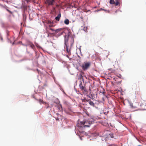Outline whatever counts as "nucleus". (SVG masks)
<instances>
[{"label":"nucleus","instance_id":"423d86ee","mask_svg":"<svg viewBox=\"0 0 146 146\" xmlns=\"http://www.w3.org/2000/svg\"><path fill=\"white\" fill-rule=\"evenodd\" d=\"M55 0H46L45 3L48 5H53Z\"/></svg>","mask_w":146,"mask_h":146},{"label":"nucleus","instance_id":"f257e3e1","mask_svg":"<svg viewBox=\"0 0 146 146\" xmlns=\"http://www.w3.org/2000/svg\"><path fill=\"white\" fill-rule=\"evenodd\" d=\"M92 123V122L86 121H81L80 122V124L78 123L77 126L79 127H89L90 125Z\"/></svg>","mask_w":146,"mask_h":146},{"label":"nucleus","instance_id":"4468645a","mask_svg":"<svg viewBox=\"0 0 146 146\" xmlns=\"http://www.w3.org/2000/svg\"><path fill=\"white\" fill-rule=\"evenodd\" d=\"M62 29V28H60V29H57L56 30H55V32L57 33H58V32H59L60 31H61V30Z\"/></svg>","mask_w":146,"mask_h":146},{"label":"nucleus","instance_id":"a211bd4d","mask_svg":"<svg viewBox=\"0 0 146 146\" xmlns=\"http://www.w3.org/2000/svg\"><path fill=\"white\" fill-rule=\"evenodd\" d=\"M30 43H32L30 41H27V44H26V46H28V45H30Z\"/></svg>","mask_w":146,"mask_h":146},{"label":"nucleus","instance_id":"cd10ccee","mask_svg":"<svg viewBox=\"0 0 146 146\" xmlns=\"http://www.w3.org/2000/svg\"><path fill=\"white\" fill-rule=\"evenodd\" d=\"M66 56H67V57H68H68H69L67 55H66Z\"/></svg>","mask_w":146,"mask_h":146},{"label":"nucleus","instance_id":"dca6fc26","mask_svg":"<svg viewBox=\"0 0 146 146\" xmlns=\"http://www.w3.org/2000/svg\"><path fill=\"white\" fill-rule=\"evenodd\" d=\"M115 2V1L114 0H110V3L111 4H114Z\"/></svg>","mask_w":146,"mask_h":146},{"label":"nucleus","instance_id":"9b49d317","mask_svg":"<svg viewBox=\"0 0 146 146\" xmlns=\"http://www.w3.org/2000/svg\"><path fill=\"white\" fill-rule=\"evenodd\" d=\"M66 47V50L67 52L69 54L70 53V50L69 49L67 45H65Z\"/></svg>","mask_w":146,"mask_h":146},{"label":"nucleus","instance_id":"0eeeda50","mask_svg":"<svg viewBox=\"0 0 146 146\" xmlns=\"http://www.w3.org/2000/svg\"><path fill=\"white\" fill-rule=\"evenodd\" d=\"M140 106L141 107V109L143 110H145L146 109L145 107L146 106V103L144 102L140 104Z\"/></svg>","mask_w":146,"mask_h":146},{"label":"nucleus","instance_id":"c85d7f7f","mask_svg":"<svg viewBox=\"0 0 146 146\" xmlns=\"http://www.w3.org/2000/svg\"><path fill=\"white\" fill-rule=\"evenodd\" d=\"M115 68H117V67H116L115 66Z\"/></svg>","mask_w":146,"mask_h":146},{"label":"nucleus","instance_id":"7ed1b4c3","mask_svg":"<svg viewBox=\"0 0 146 146\" xmlns=\"http://www.w3.org/2000/svg\"><path fill=\"white\" fill-rule=\"evenodd\" d=\"M90 62H84L82 66V69L85 70L88 69L90 67Z\"/></svg>","mask_w":146,"mask_h":146},{"label":"nucleus","instance_id":"9d476101","mask_svg":"<svg viewBox=\"0 0 146 146\" xmlns=\"http://www.w3.org/2000/svg\"><path fill=\"white\" fill-rule=\"evenodd\" d=\"M115 6L119 5L120 3L119 2V0H115V2L114 4Z\"/></svg>","mask_w":146,"mask_h":146},{"label":"nucleus","instance_id":"412c9836","mask_svg":"<svg viewBox=\"0 0 146 146\" xmlns=\"http://www.w3.org/2000/svg\"><path fill=\"white\" fill-rule=\"evenodd\" d=\"M49 29L50 30H51L52 31H53V32L55 31V30L53 29H52V28H49Z\"/></svg>","mask_w":146,"mask_h":146},{"label":"nucleus","instance_id":"393cba45","mask_svg":"<svg viewBox=\"0 0 146 146\" xmlns=\"http://www.w3.org/2000/svg\"><path fill=\"white\" fill-rule=\"evenodd\" d=\"M81 78H82V80H83V76H81Z\"/></svg>","mask_w":146,"mask_h":146},{"label":"nucleus","instance_id":"f8f14e48","mask_svg":"<svg viewBox=\"0 0 146 146\" xmlns=\"http://www.w3.org/2000/svg\"><path fill=\"white\" fill-rule=\"evenodd\" d=\"M64 23L67 25H68L69 23V21L68 19H66L64 21Z\"/></svg>","mask_w":146,"mask_h":146},{"label":"nucleus","instance_id":"f03ea898","mask_svg":"<svg viewBox=\"0 0 146 146\" xmlns=\"http://www.w3.org/2000/svg\"><path fill=\"white\" fill-rule=\"evenodd\" d=\"M69 36V35L68 36L66 35L64 36V44L65 45H67L69 39H71L72 40V43H73L74 42V39L73 36Z\"/></svg>","mask_w":146,"mask_h":146},{"label":"nucleus","instance_id":"6e6552de","mask_svg":"<svg viewBox=\"0 0 146 146\" xmlns=\"http://www.w3.org/2000/svg\"><path fill=\"white\" fill-rule=\"evenodd\" d=\"M0 5L1 6V7L5 9H6L7 11H8L9 13H10L11 14H12L13 13L12 12L10 11L8 9V7L6 5Z\"/></svg>","mask_w":146,"mask_h":146},{"label":"nucleus","instance_id":"20e7f679","mask_svg":"<svg viewBox=\"0 0 146 146\" xmlns=\"http://www.w3.org/2000/svg\"><path fill=\"white\" fill-rule=\"evenodd\" d=\"M139 105V103L138 102H134L133 103L130 104L131 107L132 108H137Z\"/></svg>","mask_w":146,"mask_h":146},{"label":"nucleus","instance_id":"5701e85b","mask_svg":"<svg viewBox=\"0 0 146 146\" xmlns=\"http://www.w3.org/2000/svg\"><path fill=\"white\" fill-rule=\"evenodd\" d=\"M49 27H53V25H49Z\"/></svg>","mask_w":146,"mask_h":146},{"label":"nucleus","instance_id":"a878e982","mask_svg":"<svg viewBox=\"0 0 146 146\" xmlns=\"http://www.w3.org/2000/svg\"><path fill=\"white\" fill-rule=\"evenodd\" d=\"M63 33H64V32H61V35H62Z\"/></svg>","mask_w":146,"mask_h":146},{"label":"nucleus","instance_id":"4be33fe9","mask_svg":"<svg viewBox=\"0 0 146 146\" xmlns=\"http://www.w3.org/2000/svg\"><path fill=\"white\" fill-rule=\"evenodd\" d=\"M27 2H30L32 0H25Z\"/></svg>","mask_w":146,"mask_h":146},{"label":"nucleus","instance_id":"ddd939ff","mask_svg":"<svg viewBox=\"0 0 146 146\" xmlns=\"http://www.w3.org/2000/svg\"><path fill=\"white\" fill-rule=\"evenodd\" d=\"M89 103L90 105L92 106L93 107L94 106V104L92 101H89Z\"/></svg>","mask_w":146,"mask_h":146},{"label":"nucleus","instance_id":"b1692460","mask_svg":"<svg viewBox=\"0 0 146 146\" xmlns=\"http://www.w3.org/2000/svg\"><path fill=\"white\" fill-rule=\"evenodd\" d=\"M56 119V120H59V119H58V118H57Z\"/></svg>","mask_w":146,"mask_h":146},{"label":"nucleus","instance_id":"c756f323","mask_svg":"<svg viewBox=\"0 0 146 146\" xmlns=\"http://www.w3.org/2000/svg\"><path fill=\"white\" fill-rule=\"evenodd\" d=\"M1 39L2 40H3V38H1Z\"/></svg>","mask_w":146,"mask_h":146},{"label":"nucleus","instance_id":"2eb2a0df","mask_svg":"<svg viewBox=\"0 0 146 146\" xmlns=\"http://www.w3.org/2000/svg\"><path fill=\"white\" fill-rule=\"evenodd\" d=\"M30 46L33 49H34L35 47L34 45L32 43H30Z\"/></svg>","mask_w":146,"mask_h":146},{"label":"nucleus","instance_id":"bb28decb","mask_svg":"<svg viewBox=\"0 0 146 146\" xmlns=\"http://www.w3.org/2000/svg\"><path fill=\"white\" fill-rule=\"evenodd\" d=\"M53 9H54V10H55V7H54V8H53Z\"/></svg>","mask_w":146,"mask_h":146},{"label":"nucleus","instance_id":"aec40b11","mask_svg":"<svg viewBox=\"0 0 146 146\" xmlns=\"http://www.w3.org/2000/svg\"><path fill=\"white\" fill-rule=\"evenodd\" d=\"M109 135H110V136L111 138H113V134L111 133Z\"/></svg>","mask_w":146,"mask_h":146},{"label":"nucleus","instance_id":"6ab92c4d","mask_svg":"<svg viewBox=\"0 0 146 146\" xmlns=\"http://www.w3.org/2000/svg\"><path fill=\"white\" fill-rule=\"evenodd\" d=\"M38 101L40 104H41V103L43 102V100L41 99H39Z\"/></svg>","mask_w":146,"mask_h":146},{"label":"nucleus","instance_id":"39448f33","mask_svg":"<svg viewBox=\"0 0 146 146\" xmlns=\"http://www.w3.org/2000/svg\"><path fill=\"white\" fill-rule=\"evenodd\" d=\"M79 87L80 89L83 91H84L85 92H87V90L85 86L83 85L82 82L80 83L79 85Z\"/></svg>","mask_w":146,"mask_h":146},{"label":"nucleus","instance_id":"1a4fd4ad","mask_svg":"<svg viewBox=\"0 0 146 146\" xmlns=\"http://www.w3.org/2000/svg\"><path fill=\"white\" fill-rule=\"evenodd\" d=\"M61 17V14L60 12L58 16L55 17V19L57 21H59L60 19V18Z\"/></svg>","mask_w":146,"mask_h":146},{"label":"nucleus","instance_id":"f3484780","mask_svg":"<svg viewBox=\"0 0 146 146\" xmlns=\"http://www.w3.org/2000/svg\"><path fill=\"white\" fill-rule=\"evenodd\" d=\"M100 93L104 95L105 94V91L104 89H103L102 92H100Z\"/></svg>","mask_w":146,"mask_h":146}]
</instances>
